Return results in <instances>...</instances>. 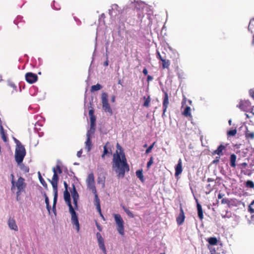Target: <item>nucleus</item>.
Returning a JSON list of instances; mask_svg holds the SVG:
<instances>
[{
  "instance_id": "f257e3e1",
  "label": "nucleus",
  "mask_w": 254,
  "mask_h": 254,
  "mask_svg": "<svg viewBox=\"0 0 254 254\" xmlns=\"http://www.w3.org/2000/svg\"><path fill=\"white\" fill-rule=\"evenodd\" d=\"M117 154H114L113 159V168L115 171L118 174L119 178H124L125 175L126 171L128 172L129 170V165L124 152L119 154L118 151Z\"/></svg>"
},
{
  "instance_id": "f03ea898",
  "label": "nucleus",
  "mask_w": 254,
  "mask_h": 254,
  "mask_svg": "<svg viewBox=\"0 0 254 254\" xmlns=\"http://www.w3.org/2000/svg\"><path fill=\"white\" fill-rule=\"evenodd\" d=\"M64 199L67 203L69 212L71 215V221L73 224L75 225L77 231L79 230V223L76 213L73 208L71 201L69 192L68 190H65L64 192Z\"/></svg>"
},
{
  "instance_id": "7ed1b4c3",
  "label": "nucleus",
  "mask_w": 254,
  "mask_h": 254,
  "mask_svg": "<svg viewBox=\"0 0 254 254\" xmlns=\"http://www.w3.org/2000/svg\"><path fill=\"white\" fill-rule=\"evenodd\" d=\"M11 190L13 191L16 188L17 191L16 194V200L18 201L19 200V196L22 192L25 191V189L26 187V183L25 182V179L20 177L16 181H11Z\"/></svg>"
},
{
  "instance_id": "20e7f679",
  "label": "nucleus",
  "mask_w": 254,
  "mask_h": 254,
  "mask_svg": "<svg viewBox=\"0 0 254 254\" xmlns=\"http://www.w3.org/2000/svg\"><path fill=\"white\" fill-rule=\"evenodd\" d=\"M16 147L15 152V159L18 164L22 163L26 155V150L24 146L17 139H15Z\"/></svg>"
},
{
  "instance_id": "39448f33",
  "label": "nucleus",
  "mask_w": 254,
  "mask_h": 254,
  "mask_svg": "<svg viewBox=\"0 0 254 254\" xmlns=\"http://www.w3.org/2000/svg\"><path fill=\"white\" fill-rule=\"evenodd\" d=\"M237 107L241 110L247 112L245 114L248 118H253L254 116V113L252 111L251 112L247 111L251 109V103L249 101L241 100L239 105H237Z\"/></svg>"
},
{
  "instance_id": "423d86ee",
  "label": "nucleus",
  "mask_w": 254,
  "mask_h": 254,
  "mask_svg": "<svg viewBox=\"0 0 254 254\" xmlns=\"http://www.w3.org/2000/svg\"><path fill=\"white\" fill-rule=\"evenodd\" d=\"M101 100L102 108L104 111L106 113H108L110 115H112L113 114V111L109 103L108 95L107 93L103 92L102 93Z\"/></svg>"
},
{
  "instance_id": "0eeeda50",
  "label": "nucleus",
  "mask_w": 254,
  "mask_h": 254,
  "mask_svg": "<svg viewBox=\"0 0 254 254\" xmlns=\"http://www.w3.org/2000/svg\"><path fill=\"white\" fill-rule=\"evenodd\" d=\"M115 221L117 225V229L119 233L123 236L125 234L124 221L121 216L119 214L114 215Z\"/></svg>"
},
{
  "instance_id": "6e6552de",
  "label": "nucleus",
  "mask_w": 254,
  "mask_h": 254,
  "mask_svg": "<svg viewBox=\"0 0 254 254\" xmlns=\"http://www.w3.org/2000/svg\"><path fill=\"white\" fill-rule=\"evenodd\" d=\"M86 182L88 188L91 190L93 193H95L96 189L95 186L94 177L93 173H90L88 175Z\"/></svg>"
},
{
  "instance_id": "1a4fd4ad",
  "label": "nucleus",
  "mask_w": 254,
  "mask_h": 254,
  "mask_svg": "<svg viewBox=\"0 0 254 254\" xmlns=\"http://www.w3.org/2000/svg\"><path fill=\"white\" fill-rule=\"evenodd\" d=\"M53 172H54V175L52 180H49L51 185H52L53 190H58V183L59 181V176L58 175L57 172L55 168H53Z\"/></svg>"
},
{
  "instance_id": "9d476101",
  "label": "nucleus",
  "mask_w": 254,
  "mask_h": 254,
  "mask_svg": "<svg viewBox=\"0 0 254 254\" xmlns=\"http://www.w3.org/2000/svg\"><path fill=\"white\" fill-rule=\"evenodd\" d=\"M96 237L100 249H101L102 250L104 254H107L106 247L104 245V240L103 237H102L101 234L100 233L98 232L96 233Z\"/></svg>"
},
{
  "instance_id": "9b49d317",
  "label": "nucleus",
  "mask_w": 254,
  "mask_h": 254,
  "mask_svg": "<svg viewBox=\"0 0 254 254\" xmlns=\"http://www.w3.org/2000/svg\"><path fill=\"white\" fill-rule=\"evenodd\" d=\"M164 96L163 97V114L162 117H166L165 113L167 111V109L169 105V97L167 92L164 91Z\"/></svg>"
},
{
  "instance_id": "f8f14e48",
  "label": "nucleus",
  "mask_w": 254,
  "mask_h": 254,
  "mask_svg": "<svg viewBox=\"0 0 254 254\" xmlns=\"http://www.w3.org/2000/svg\"><path fill=\"white\" fill-rule=\"evenodd\" d=\"M25 79L28 83L32 84L37 81L38 76L37 74L32 72H27L25 74Z\"/></svg>"
},
{
  "instance_id": "ddd939ff",
  "label": "nucleus",
  "mask_w": 254,
  "mask_h": 254,
  "mask_svg": "<svg viewBox=\"0 0 254 254\" xmlns=\"http://www.w3.org/2000/svg\"><path fill=\"white\" fill-rule=\"evenodd\" d=\"M72 190H71L72 197L73 198V204L75 207H77V201L79 198V195L77 192L75 187L72 184Z\"/></svg>"
},
{
  "instance_id": "4468645a",
  "label": "nucleus",
  "mask_w": 254,
  "mask_h": 254,
  "mask_svg": "<svg viewBox=\"0 0 254 254\" xmlns=\"http://www.w3.org/2000/svg\"><path fill=\"white\" fill-rule=\"evenodd\" d=\"M226 145L221 144L219 145L217 149L212 152V155H215L216 154L219 156H223L224 155L223 151L226 150Z\"/></svg>"
},
{
  "instance_id": "2eb2a0df",
  "label": "nucleus",
  "mask_w": 254,
  "mask_h": 254,
  "mask_svg": "<svg viewBox=\"0 0 254 254\" xmlns=\"http://www.w3.org/2000/svg\"><path fill=\"white\" fill-rule=\"evenodd\" d=\"M94 110L90 109L89 111V115L90 120V128L94 129L96 125V117L94 115Z\"/></svg>"
},
{
  "instance_id": "dca6fc26",
  "label": "nucleus",
  "mask_w": 254,
  "mask_h": 254,
  "mask_svg": "<svg viewBox=\"0 0 254 254\" xmlns=\"http://www.w3.org/2000/svg\"><path fill=\"white\" fill-rule=\"evenodd\" d=\"M185 219V213L184 212L183 209L182 207H180V212L179 215L176 218V221L178 225H182Z\"/></svg>"
},
{
  "instance_id": "f3484780",
  "label": "nucleus",
  "mask_w": 254,
  "mask_h": 254,
  "mask_svg": "<svg viewBox=\"0 0 254 254\" xmlns=\"http://www.w3.org/2000/svg\"><path fill=\"white\" fill-rule=\"evenodd\" d=\"M8 225L9 228L15 231H18V227L16 224L15 220L13 218L10 217L8 220Z\"/></svg>"
},
{
  "instance_id": "a211bd4d",
  "label": "nucleus",
  "mask_w": 254,
  "mask_h": 254,
  "mask_svg": "<svg viewBox=\"0 0 254 254\" xmlns=\"http://www.w3.org/2000/svg\"><path fill=\"white\" fill-rule=\"evenodd\" d=\"M110 154H112L111 145L109 142H107L104 146L103 154L102 155V158H104L105 155Z\"/></svg>"
},
{
  "instance_id": "6ab92c4d",
  "label": "nucleus",
  "mask_w": 254,
  "mask_h": 254,
  "mask_svg": "<svg viewBox=\"0 0 254 254\" xmlns=\"http://www.w3.org/2000/svg\"><path fill=\"white\" fill-rule=\"evenodd\" d=\"M182 161L181 159H180L178 162L177 165L175 167V176H179L182 173Z\"/></svg>"
},
{
  "instance_id": "aec40b11",
  "label": "nucleus",
  "mask_w": 254,
  "mask_h": 254,
  "mask_svg": "<svg viewBox=\"0 0 254 254\" xmlns=\"http://www.w3.org/2000/svg\"><path fill=\"white\" fill-rule=\"evenodd\" d=\"M87 136V139L85 142V148L87 149L88 152H89L91 150V147H92V142L91 140L90 139V134L88 131L86 134Z\"/></svg>"
},
{
  "instance_id": "412c9836",
  "label": "nucleus",
  "mask_w": 254,
  "mask_h": 254,
  "mask_svg": "<svg viewBox=\"0 0 254 254\" xmlns=\"http://www.w3.org/2000/svg\"><path fill=\"white\" fill-rule=\"evenodd\" d=\"M93 193L94 194V204L96 206L98 212H101L100 199L97 193V191L96 190V192Z\"/></svg>"
},
{
  "instance_id": "4be33fe9",
  "label": "nucleus",
  "mask_w": 254,
  "mask_h": 254,
  "mask_svg": "<svg viewBox=\"0 0 254 254\" xmlns=\"http://www.w3.org/2000/svg\"><path fill=\"white\" fill-rule=\"evenodd\" d=\"M190 110V108L189 106H187L183 112L182 114L186 117H189L190 119H192V116L191 114Z\"/></svg>"
},
{
  "instance_id": "5701e85b",
  "label": "nucleus",
  "mask_w": 254,
  "mask_h": 254,
  "mask_svg": "<svg viewBox=\"0 0 254 254\" xmlns=\"http://www.w3.org/2000/svg\"><path fill=\"white\" fill-rule=\"evenodd\" d=\"M196 206L197 209L198 216L199 219L200 220H202L203 219V214L201 205L199 203H197Z\"/></svg>"
},
{
  "instance_id": "b1692460",
  "label": "nucleus",
  "mask_w": 254,
  "mask_h": 254,
  "mask_svg": "<svg viewBox=\"0 0 254 254\" xmlns=\"http://www.w3.org/2000/svg\"><path fill=\"white\" fill-rule=\"evenodd\" d=\"M236 159H237V156L235 154H232L230 155V165L231 167H232L233 168L236 167Z\"/></svg>"
},
{
  "instance_id": "393cba45",
  "label": "nucleus",
  "mask_w": 254,
  "mask_h": 254,
  "mask_svg": "<svg viewBox=\"0 0 254 254\" xmlns=\"http://www.w3.org/2000/svg\"><path fill=\"white\" fill-rule=\"evenodd\" d=\"M143 100H144V102L143 104V106L145 107H149V104L151 102V98L149 95L147 96V97H146L145 96H144L143 98Z\"/></svg>"
},
{
  "instance_id": "a878e982",
  "label": "nucleus",
  "mask_w": 254,
  "mask_h": 254,
  "mask_svg": "<svg viewBox=\"0 0 254 254\" xmlns=\"http://www.w3.org/2000/svg\"><path fill=\"white\" fill-rule=\"evenodd\" d=\"M162 62V68L163 69H168L170 65V62L168 60H166L164 58L161 61Z\"/></svg>"
},
{
  "instance_id": "bb28decb",
  "label": "nucleus",
  "mask_w": 254,
  "mask_h": 254,
  "mask_svg": "<svg viewBox=\"0 0 254 254\" xmlns=\"http://www.w3.org/2000/svg\"><path fill=\"white\" fill-rule=\"evenodd\" d=\"M207 241L208 243L212 246H214L217 245L218 240L216 237H210L208 238Z\"/></svg>"
},
{
  "instance_id": "cd10ccee",
  "label": "nucleus",
  "mask_w": 254,
  "mask_h": 254,
  "mask_svg": "<svg viewBox=\"0 0 254 254\" xmlns=\"http://www.w3.org/2000/svg\"><path fill=\"white\" fill-rule=\"evenodd\" d=\"M136 175L139 179L141 182L144 181L142 170H138L136 171Z\"/></svg>"
},
{
  "instance_id": "c85d7f7f",
  "label": "nucleus",
  "mask_w": 254,
  "mask_h": 254,
  "mask_svg": "<svg viewBox=\"0 0 254 254\" xmlns=\"http://www.w3.org/2000/svg\"><path fill=\"white\" fill-rule=\"evenodd\" d=\"M102 88V86L99 83L96 85H92L91 87L90 91L91 92H93L98 90H99Z\"/></svg>"
},
{
  "instance_id": "c756f323",
  "label": "nucleus",
  "mask_w": 254,
  "mask_h": 254,
  "mask_svg": "<svg viewBox=\"0 0 254 254\" xmlns=\"http://www.w3.org/2000/svg\"><path fill=\"white\" fill-rule=\"evenodd\" d=\"M0 134L1 136V138L3 140L4 142H7V140L6 135L5 134V133L4 131V129H3L2 126L1 125H0Z\"/></svg>"
},
{
  "instance_id": "7c9ffc66",
  "label": "nucleus",
  "mask_w": 254,
  "mask_h": 254,
  "mask_svg": "<svg viewBox=\"0 0 254 254\" xmlns=\"http://www.w3.org/2000/svg\"><path fill=\"white\" fill-rule=\"evenodd\" d=\"M19 165L21 171H22L24 173H27L29 171V168L28 166H25L24 164L22 163L18 164Z\"/></svg>"
},
{
  "instance_id": "2f4dec72",
  "label": "nucleus",
  "mask_w": 254,
  "mask_h": 254,
  "mask_svg": "<svg viewBox=\"0 0 254 254\" xmlns=\"http://www.w3.org/2000/svg\"><path fill=\"white\" fill-rule=\"evenodd\" d=\"M246 137L248 139H253L254 138V133L247 130L246 132Z\"/></svg>"
},
{
  "instance_id": "473e14b6",
  "label": "nucleus",
  "mask_w": 254,
  "mask_h": 254,
  "mask_svg": "<svg viewBox=\"0 0 254 254\" xmlns=\"http://www.w3.org/2000/svg\"><path fill=\"white\" fill-rule=\"evenodd\" d=\"M123 209H124V211L126 212V213H127V214L130 218L134 217V215L131 211H130L129 210H128V209H127V208H126L125 207H123Z\"/></svg>"
},
{
  "instance_id": "72a5a7b5",
  "label": "nucleus",
  "mask_w": 254,
  "mask_h": 254,
  "mask_svg": "<svg viewBox=\"0 0 254 254\" xmlns=\"http://www.w3.org/2000/svg\"><path fill=\"white\" fill-rule=\"evenodd\" d=\"M54 192V197L53 200V205H56L57 198H58V190H53Z\"/></svg>"
},
{
  "instance_id": "f704fd0d",
  "label": "nucleus",
  "mask_w": 254,
  "mask_h": 254,
  "mask_svg": "<svg viewBox=\"0 0 254 254\" xmlns=\"http://www.w3.org/2000/svg\"><path fill=\"white\" fill-rule=\"evenodd\" d=\"M39 179L41 184L45 188L47 187V185L43 178L42 177L40 172H39Z\"/></svg>"
},
{
  "instance_id": "c9c22d12",
  "label": "nucleus",
  "mask_w": 254,
  "mask_h": 254,
  "mask_svg": "<svg viewBox=\"0 0 254 254\" xmlns=\"http://www.w3.org/2000/svg\"><path fill=\"white\" fill-rule=\"evenodd\" d=\"M155 143H156L155 142H154L151 145H150L147 148V149L145 151V153L146 154H148V153H149L151 151V150H152V148H153Z\"/></svg>"
},
{
  "instance_id": "e433bc0d",
  "label": "nucleus",
  "mask_w": 254,
  "mask_h": 254,
  "mask_svg": "<svg viewBox=\"0 0 254 254\" xmlns=\"http://www.w3.org/2000/svg\"><path fill=\"white\" fill-rule=\"evenodd\" d=\"M254 204V200H253L251 203L250 204L248 207V210L249 212H250L251 213H253L254 212V209L253 208L252 206Z\"/></svg>"
},
{
  "instance_id": "4c0bfd02",
  "label": "nucleus",
  "mask_w": 254,
  "mask_h": 254,
  "mask_svg": "<svg viewBox=\"0 0 254 254\" xmlns=\"http://www.w3.org/2000/svg\"><path fill=\"white\" fill-rule=\"evenodd\" d=\"M246 186L251 188H254V183L252 181H248L246 182Z\"/></svg>"
},
{
  "instance_id": "58836bf2",
  "label": "nucleus",
  "mask_w": 254,
  "mask_h": 254,
  "mask_svg": "<svg viewBox=\"0 0 254 254\" xmlns=\"http://www.w3.org/2000/svg\"><path fill=\"white\" fill-rule=\"evenodd\" d=\"M236 133H237L236 129H232V130H230L229 131H228L227 134L228 135H230V136H234L236 134Z\"/></svg>"
},
{
  "instance_id": "ea45409f",
  "label": "nucleus",
  "mask_w": 254,
  "mask_h": 254,
  "mask_svg": "<svg viewBox=\"0 0 254 254\" xmlns=\"http://www.w3.org/2000/svg\"><path fill=\"white\" fill-rule=\"evenodd\" d=\"M221 203L229 205L230 203V201L229 200V199H228L227 198H224L221 200Z\"/></svg>"
},
{
  "instance_id": "a19ab883",
  "label": "nucleus",
  "mask_w": 254,
  "mask_h": 254,
  "mask_svg": "<svg viewBox=\"0 0 254 254\" xmlns=\"http://www.w3.org/2000/svg\"><path fill=\"white\" fill-rule=\"evenodd\" d=\"M153 157H151L149 161L147 162V167L148 168H149L151 166V165L153 164Z\"/></svg>"
},
{
  "instance_id": "79ce46f5",
  "label": "nucleus",
  "mask_w": 254,
  "mask_h": 254,
  "mask_svg": "<svg viewBox=\"0 0 254 254\" xmlns=\"http://www.w3.org/2000/svg\"><path fill=\"white\" fill-rule=\"evenodd\" d=\"M130 10V8L127 7H124V8L123 9L122 12H121V14H126L128 12H129Z\"/></svg>"
},
{
  "instance_id": "37998d69",
  "label": "nucleus",
  "mask_w": 254,
  "mask_h": 254,
  "mask_svg": "<svg viewBox=\"0 0 254 254\" xmlns=\"http://www.w3.org/2000/svg\"><path fill=\"white\" fill-rule=\"evenodd\" d=\"M254 18H253V19H252L250 20V23H249V26H248V30H249V31H251L252 33H253V30H252V29H253V25L252 24V22H253V20H254Z\"/></svg>"
},
{
  "instance_id": "c03bdc74",
  "label": "nucleus",
  "mask_w": 254,
  "mask_h": 254,
  "mask_svg": "<svg viewBox=\"0 0 254 254\" xmlns=\"http://www.w3.org/2000/svg\"><path fill=\"white\" fill-rule=\"evenodd\" d=\"M53 6L54 7V8L56 10H59L61 9L60 6L59 5L58 2H56L55 1H54L53 2Z\"/></svg>"
},
{
  "instance_id": "a18cd8bd",
  "label": "nucleus",
  "mask_w": 254,
  "mask_h": 254,
  "mask_svg": "<svg viewBox=\"0 0 254 254\" xmlns=\"http://www.w3.org/2000/svg\"><path fill=\"white\" fill-rule=\"evenodd\" d=\"M55 168H56V171L57 172V173H59V174L62 173V169H61V168L60 165H57L56 166V167H55Z\"/></svg>"
},
{
  "instance_id": "49530a36",
  "label": "nucleus",
  "mask_w": 254,
  "mask_h": 254,
  "mask_svg": "<svg viewBox=\"0 0 254 254\" xmlns=\"http://www.w3.org/2000/svg\"><path fill=\"white\" fill-rule=\"evenodd\" d=\"M8 85L12 87L14 90L16 91V86L15 85V84L13 82H9L8 83Z\"/></svg>"
},
{
  "instance_id": "de8ad7c7",
  "label": "nucleus",
  "mask_w": 254,
  "mask_h": 254,
  "mask_svg": "<svg viewBox=\"0 0 254 254\" xmlns=\"http://www.w3.org/2000/svg\"><path fill=\"white\" fill-rule=\"evenodd\" d=\"M220 158V156H219L216 157L215 159L212 161V163L217 164L219 161Z\"/></svg>"
},
{
  "instance_id": "09e8293b",
  "label": "nucleus",
  "mask_w": 254,
  "mask_h": 254,
  "mask_svg": "<svg viewBox=\"0 0 254 254\" xmlns=\"http://www.w3.org/2000/svg\"><path fill=\"white\" fill-rule=\"evenodd\" d=\"M157 58L159 59L161 61L164 59L161 56L160 52L157 51Z\"/></svg>"
},
{
  "instance_id": "8fccbe9b",
  "label": "nucleus",
  "mask_w": 254,
  "mask_h": 254,
  "mask_svg": "<svg viewBox=\"0 0 254 254\" xmlns=\"http://www.w3.org/2000/svg\"><path fill=\"white\" fill-rule=\"evenodd\" d=\"M44 196L45 197V203L46 205L50 204L48 197L47 196L46 193H44Z\"/></svg>"
},
{
  "instance_id": "3c124183",
  "label": "nucleus",
  "mask_w": 254,
  "mask_h": 254,
  "mask_svg": "<svg viewBox=\"0 0 254 254\" xmlns=\"http://www.w3.org/2000/svg\"><path fill=\"white\" fill-rule=\"evenodd\" d=\"M96 227L98 229V230L99 231H102V227L100 225V224L98 223V222H96Z\"/></svg>"
},
{
  "instance_id": "603ef678",
  "label": "nucleus",
  "mask_w": 254,
  "mask_h": 254,
  "mask_svg": "<svg viewBox=\"0 0 254 254\" xmlns=\"http://www.w3.org/2000/svg\"><path fill=\"white\" fill-rule=\"evenodd\" d=\"M250 94L251 97L253 98H254V91L252 89L250 90Z\"/></svg>"
},
{
  "instance_id": "864d4df0",
  "label": "nucleus",
  "mask_w": 254,
  "mask_h": 254,
  "mask_svg": "<svg viewBox=\"0 0 254 254\" xmlns=\"http://www.w3.org/2000/svg\"><path fill=\"white\" fill-rule=\"evenodd\" d=\"M142 72L145 75H146L147 74L148 71L145 67L144 68V69H143Z\"/></svg>"
},
{
  "instance_id": "5fc2aeb1",
  "label": "nucleus",
  "mask_w": 254,
  "mask_h": 254,
  "mask_svg": "<svg viewBox=\"0 0 254 254\" xmlns=\"http://www.w3.org/2000/svg\"><path fill=\"white\" fill-rule=\"evenodd\" d=\"M82 153V150H80V151H78L77 153V157H80Z\"/></svg>"
},
{
  "instance_id": "6e6d98bb",
  "label": "nucleus",
  "mask_w": 254,
  "mask_h": 254,
  "mask_svg": "<svg viewBox=\"0 0 254 254\" xmlns=\"http://www.w3.org/2000/svg\"><path fill=\"white\" fill-rule=\"evenodd\" d=\"M224 195V194H222L221 193H219L218 195V198L221 199L223 197V196Z\"/></svg>"
},
{
  "instance_id": "4d7b16f0",
  "label": "nucleus",
  "mask_w": 254,
  "mask_h": 254,
  "mask_svg": "<svg viewBox=\"0 0 254 254\" xmlns=\"http://www.w3.org/2000/svg\"><path fill=\"white\" fill-rule=\"evenodd\" d=\"M46 208L48 210V211H49V213H50V210H51V206L50 204H48V205H46Z\"/></svg>"
},
{
  "instance_id": "13d9d810",
  "label": "nucleus",
  "mask_w": 254,
  "mask_h": 254,
  "mask_svg": "<svg viewBox=\"0 0 254 254\" xmlns=\"http://www.w3.org/2000/svg\"><path fill=\"white\" fill-rule=\"evenodd\" d=\"M153 80V77L151 75L147 76V81H149Z\"/></svg>"
},
{
  "instance_id": "bf43d9fd",
  "label": "nucleus",
  "mask_w": 254,
  "mask_h": 254,
  "mask_svg": "<svg viewBox=\"0 0 254 254\" xmlns=\"http://www.w3.org/2000/svg\"><path fill=\"white\" fill-rule=\"evenodd\" d=\"M64 186L65 188V190H67V188H68L67 184L66 183V182L64 181Z\"/></svg>"
},
{
  "instance_id": "052dcab7",
  "label": "nucleus",
  "mask_w": 254,
  "mask_h": 254,
  "mask_svg": "<svg viewBox=\"0 0 254 254\" xmlns=\"http://www.w3.org/2000/svg\"><path fill=\"white\" fill-rule=\"evenodd\" d=\"M115 99H116L115 96L114 95L112 96V98H111V101H112V102H113V103L115 102Z\"/></svg>"
},
{
  "instance_id": "680f3d73",
  "label": "nucleus",
  "mask_w": 254,
  "mask_h": 254,
  "mask_svg": "<svg viewBox=\"0 0 254 254\" xmlns=\"http://www.w3.org/2000/svg\"><path fill=\"white\" fill-rule=\"evenodd\" d=\"M117 147L118 149H120L121 151L122 150V147L120 145V144L118 143L117 144Z\"/></svg>"
},
{
  "instance_id": "e2e57ef3",
  "label": "nucleus",
  "mask_w": 254,
  "mask_h": 254,
  "mask_svg": "<svg viewBox=\"0 0 254 254\" xmlns=\"http://www.w3.org/2000/svg\"><path fill=\"white\" fill-rule=\"evenodd\" d=\"M10 177H11V181H14V176L13 174H11L10 175Z\"/></svg>"
},
{
  "instance_id": "0e129e2a",
  "label": "nucleus",
  "mask_w": 254,
  "mask_h": 254,
  "mask_svg": "<svg viewBox=\"0 0 254 254\" xmlns=\"http://www.w3.org/2000/svg\"><path fill=\"white\" fill-rule=\"evenodd\" d=\"M53 212L55 213H56V205H53Z\"/></svg>"
},
{
  "instance_id": "69168bd1",
  "label": "nucleus",
  "mask_w": 254,
  "mask_h": 254,
  "mask_svg": "<svg viewBox=\"0 0 254 254\" xmlns=\"http://www.w3.org/2000/svg\"><path fill=\"white\" fill-rule=\"evenodd\" d=\"M118 7H119L118 5L117 4H114L113 5V8H115L116 9H117Z\"/></svg>"
},
{
  "instance_id": "338daca9",
  "label": "nucleus",
  "mask_w": 254,
  "mask_h": 254,
  "mask_svg": "<svg viewBox=\"0 0 254 254\" xmlns=\"http://www.w3.org/2000/svg\"><path fill=\"white\" fill-rule=\"evenodd\" d=\"M143 16V14H138V17H142Z\"/></svg>"
},
{
  "instance_id": "774afa93",
  "label": "nucleus",
  "mask_w": 254,
  "mask_h": 254,
  "mask_svg": "<svg viewBox=\"0 0 254 254\" xmlns=\"http://www.w3.org/2000/svg\"><path fill=\"white\" fill-rule=\"evenodd\" d=\"M100 215L101 216V217H102L103 219H104V216L102 213V212L101 211V212H99Z\"/></svg>"
}]
</instances>
